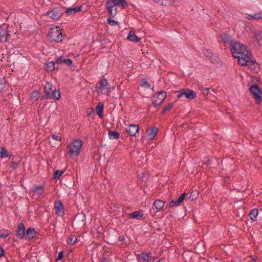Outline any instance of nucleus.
I'll return each instance as SVG.
<instances>
[{"mask_svg":"<svg viewBox=\"0 0 262 262\" xmlns=\"http://www.w3.org/2000/svg\"><path fill=\"white\" fill-rule=\"evenodd\" d=\"M231 51L233 56L238 58V61L239 59H245L251 54L250 51L247 49L245 45L236 41L232 43Z\"/></svg>","mask_w":262,"mask_h":262,"instance_id":"f257e3e1","label":"nucleus"},{"mask_svg":"<svg viewBox=\"0 0 262 262\" xmlns=\"http://www.w3.org/2000/svg\"><path fill=\"white\" fill-rule=\"evenodd\" d=\"M125 8L128 4L125 0H107L106 6L108 12L112 16H114L117 13L116 6Z\"/></svg>","mask_w":262,"mask_h":262,"instance_id":"f03ea898","label":"nucleus"},{"mask_svg":"<svg viewBox=\"0 0 262 262\" xmlns=\"http://www.w3.org/2000/svg\"><path fill=\"white\" fill-rule=\"evenodd\" d=\"M60 27L55 26L50 29L48 37L51 41L59 42L62 41L64 35L61 33Z\"/></svg>","mask_w":262,"mask_h":262,"instance_id":"7ed1b4c3","label":"nucleus"},{"mask_svg":"<svg viewBox=\"0 0 262 262\" xmlns=\"http://www.w3.org/2000/svg\"><path fill=\"white\" fill-rule=\"evenodd\" d=\"M238 64L242 66H247L251 70L255 72H257L259 70L258 63H256L255 60L252 59L251 54L245 59H239Z\"/></svg>","mask_w":262,"mask_h":262,"instance_id":"20e7f679","label":"nucleus"},{"mask_svg":"<svg viewBox=\"0 0 262 262\" xmlns=\"http://www.w3.org/2000/svg\"><path fill=\"white\" fill-rule=\"evenodd\" d=\"M82 141L79 139L74 140L68 146V152L71 155H77L81 150Z\"/></svg>","mask_w":262,"mask_h":262,"instance_id":"39448f33","label":"nucleus"},{"mask_svg":"<svg viewBox=\"0 0 262 262\" xmlns=\"http://www.w3.org/2000/svg\"><path fill=\"white\" fill-rule=\"evenodd\" d=\"M62 10L63 8L61 6H58L45 13L44 15L47 16L54 20L58 19L62 15Z\"/></svg>","mask_w":262,"mask_h":262,"instance_id":"423d86ee","label":"nucleus"},{"mask_svg":"<svg viewBox=\"0 0 262 262\" xmlns=\"http://www.w3.org/2000/svg\"><path fill=\"white\" fill-rule=\"evenodd\" d=\"M96 89L103 94H107L111 91V86L107 81L103 79L96 84Z\"/></svg>","mask_w":262,"mask_h":262,"instance_id":"0eeeda50","label":"nucleus"},{"mask_svg":"<svg viewBox=\"0 0 262 262\" xmlns=\"http://www.w3.org/2000/svg\"><path fill=\"white\" fill-rule=\"evenodd\" d=\"M177 97L178 99L187 98L189 99H193L196 95L195 91L188 89H183L180 91L177 92Z\"/></svg>","mask_w":262,"mask_h":262,"instance_id":"6e6552de","label":"nucleus"},{"mask_svg":"<svg viewBox=\"0 0 262 262\" xmlns=\"http://www.w3.org/2000/svg\"><path fill=\"white\" fill-rule=\"evenodd\" d=\"M250 91L252 97L255 100L257 103H259L262 100V91H261L256 84L252 85L250 88Z\"/></svg>","mask_w":262,"mask_h":262,"instance_id":"1a4fd4ad","label":"nucleus"},{"mask_svg":"<svg viewBox=\"0 0 262 262\" xmlns=\"http://www.w3.org/2000/svg\"><path fill=\"white\" fill-rule=\"evenodd\" d=\"M8 27L6 25L0 26V42H6L8 37L10 36Z\"/></svg>","mask_w":262,"mask_h":262,"instance_id":"9d476101","label":"nucleus"},{"mask_svg":"<svg viewBox=\"0 0 262 262\" xmlns=\"http://www.w3.org/2000/svg\"><path fill=\"white\" fill-rule=\"evenodd\" d=\"M166 97V94L164 91H161L157 95L153 97L154 106H156L161 104Z\"/></svg>","mask_w":262,"mask_h":262,"instance_id":"9b49d317","label":"nucleus"},{"mask_svg":"<svg viewBox=\"0 0 262 262\" xmlns=\"http://www.w3.org/2000/svg\"><path fill=\"white\" fill-rule=\"evenodd\" d=\"M186 196V193H182L179 196V198L178 199V200L177 201H175L173 200L169 202V203L168 204V205H167L166 206V208H167L168 207H169V208L176 207L180 206L181 204V203L185 200Z\"/></svg>","mask_w":262,"mask_h":262,"instance_id":"f8f14e48","label":"nucleus"},{"mask_svg":"<svg viewBox=\"0 0 262 262\" xmlns=\"http://www.w3.org/2000/svg\"><path fill=\"white\" fill-rule=\"evenodd\" d=\"M26 228L23 223H19L16 231V235L18 238L23 239L26 238L25 236Z\"/></svg>","mask_w":262,"mask_h":262,"instance_id":"ddd939ff","label":"nucleus"},{"mask_svg":"<svg viewBox=\"0 0 262 262\" xmlns=\"http://www.w3.org/2000/svg\"><path fill=\"white\" fill-rule=\"evenodd\" d=\"M56 64L64 63L68 66H70L72 63V61L71 59L69 58L68 56L64 55L58 57L56 59Z\"/></svg>","mask_w":262,"mask_h":262,"instance_id":"4468645a","label":"nucleus"},{"mask_svg":"<svg viewBox=\"0 0 262 262\" xmlns=\"http://www.w3.org/2000/svg\"><path fill=\"white\" fill-rule=\"evenodd\" d=\"M128 133L130 136L137 137L139 135V126L138 125L130 124L128 126Z\"/></svg>","mask_w":262,"mask_h":262,"instance_id":"2eb2a0df","label":"nucleus"},{"mask_svg":"<svg viewBox=\"0 0 262 262\" xmlns=\"http://www.w3.org/2000/svg\"><path fill=\"white\" fill-rule=\"evenodd\" d=\"M54 209L56 214L59 216H61L64 213L63 206L61 201H58L55 203Z\"/></svg>","mask_w":262,"mask_h":262,"instance_id":"dca6fc26","label":"nucleus"},{"mask_svg":"<svg viewBox=\"0 0 262 262\" xmlns=\"http://www.w3.org/2000/svg\"><path fill=\"white\" fill-rule=\"evenodd\" d=\"M251 32L253 35L255 40L259 43L260 40L262 39V32L255 28H252Z\"/></svg>","mask_w":262,"mask_h":262,"instance_id":"f3484780","label":"nucleus"},{"mask_svg":"<svg viewBox=\"0 0 262 262\" xmlns=\"http://www.w3.org/2000/svg\"><path fill=\"white\" fill-rule=\"evenodd\" d=\"M32 197L35 199L39 198L40 195L43 193V187L39 186L32 190Z\"/></svg>","mask_w":262,"mask_h":262,"instance_id":"a211bd4d","label":"nucleus"},{"mask_svg":"<svg viewBox=\"0 0 262 262\" xmlns=\"http://www.w3.org/2000/svg\"><path fill=\"white\" fill-rule=\"evenodd\" d=\"M245 18L249 20L262 19V12L247 14Z\"/></svg>","mask_w":262,"mask_h":262,"instance_id":"6ab92c4d","label":"nucleus"},{"mask_svg":"<svg viewBox=\"0 0 262 262\" xmlns=\"http://www.w3.org/2000/svg\"><path fill=\"white\" fill-rule=\"evenodd\" d=\"M53 84L51 82H47L45 88V93L46 94V98L49 99L51 97V93L52 92L53 90H52Z\"/></svg>","mask_w":262,"mask_h":262,"instance_id":"aec40b11","label":"nucleus"},{"mask_svg":"<svg viewBox=\"0 0 262 262\" xmlns=\"http://www.w3.org/2000/svg\"><path fill=\"white\" fill-rule=\"evenodd\" d=\"M146 133L149 139L152 140L155 138L158 133V129L156 127H153L148 128L146 130Z\"/></svg>","mask_w":262,"mask_h":262,"instance_id":"412c9836","label":"nucleus"},{"mask_svg":"<svg viewBox=\"0 0 262 262\" xmlns=\"http://www.w3.org/2000/svg\"><path fill=\"white\" fill-rule=\"evenodd\" d=\"M81 8L82 5L74 8H69L66 10V13L68 15H71L80 12L81 10Z\"/></svg>","mask_w":262,"mask_h":262,"instance_id":"4be33fe9","label":"nucleus"},{"mask_svg":"<svg viewBox=\"0 0 262 262\" xmlns=\"http://www.w3.org/2000/svg\"><path fill=\"white\" fill-rule=\"evenodd\" d=\"M221 41L224 43L229 44L230 46L231 47L232 43L235 41L232 40V38L227 34H224L221 36Z\"/></svg>","mask_w":262,"mask_h":262,"instance_id":"5701e85b","label":"nucleus"},{"mask_svg":"<svg viewBox=\"0 0 262 262\" xmlns=\"http://www.w3.org/2000/svg\"><path fill=\"white\" fill-rule=\"evenodd\" d=\"M36 235V232L34 228H28L26 231V237L29 239H33Z\"/></svg>","mask_w":262,"mask_h":262,"instance_id":"b1692460","label":"nucleus"},{"mask_svg":"<svg viewBox=\"0 0 262 262\" xmlns=\"http://www.w3.org/2000/svg\"><path fill=\"white\" fill-rule=\"evenodd\" d=\"M165 205V202L160 200H157L154 203L153 208H155L158 211H159Z\"/></svg>","mask_w":262,"mask_h":262,"instance_id":"393cba45","label":"nucleus"},{"mask_svg":"<svg viewBox=\"0 0 262 262\" xmlns=\"http://www.w3.org/2000/svg\"><path fill=\"white\" fill-rule=\"evenodd\" d=\"M143 215V212L141 210L136 211L133 213L128 214V216L132 219H138Z\"/></svg>","mask_w":262,"mask_h":262,"instance_id":"a878e982","label":"nucleus"},{"mask_svg":"<svg viewBox=\"0 0 262 262\" xmlns=\"http://www.w3.org/2000/svg\"><path fill=\"white\" fill-rule=\"evenodd\" d=\"M127 39L131 41H133L135 42H138L140 40V38L138 37L137 36H136L135 34L132 31H130L128 33L127 36Z\"/></svg>","mask_w":262,"mask_h":262,"instance_id":"bb28decb","label":"nucleus"},{"mask_svg":"<svg viewBox=\"0 0 262 262\" xmlns=\"http://www.w3.org/2000/svg\"><path fill=\"white\" fill-rule=\"evenodd\" d=\"M138 257L140 259H142L144 261L148 262L150 260V257H151V254L142 253L138 255Z\"/></svg>","mask_w":262,"mask_h":262,"instance_id":"cd10ccee","label":"nucleus"},{"mask_svg":"<svg viewBox=\"0 0 262 262\" xmlns=\"http://www.w3.org/2000/svg\"><path fill=\"white\" fill-rule=\"evenodd\" d=\"M156 3H161L162 5H172L174 4L176 0H154Z\"/></svg>","mask_w":262,"mask_h":262,"instance_id":"c85d7f7f","label":"nucleus"},{"mask_svg":"<svg viewBox=\"0 0 262 262\" xmlns=\"http://www.w3.org/2000/svg\"><path fill=\"white\" fill-rule=\"evenodd\" d=\"M55 64H56V60L55 61L49 62L46 66V69L48 72H52L55 69Z\"/></svg>","mask_w":262,"mask_h":262,"instance_id":"c756f323","label":"nucleus"},{"mask_svg":"<svg viewBox=\"0 0 262 262\" xmlns=\"http://www.w3.org/2000/svg\"><path fill=\"white\" fill-rule=\"evenodd\" d=\"M97 113L100 118L103 117V104L99 103L96 108Z\"/></svg>","mask_w":262,"mask_h":262,"instance_id":"7c9ffc66","label":"nucleus"},{"mask_svg":"<svg viewBox=\"0 0 262 262\" xmlns=\"http://www.w3.org/2000/svg\"><path fill=\"white\" fill-rule=\"evenodd\" d=\"M60 97V92L56 89L53 90L51 93L50 98H53L56 100H59Z\"/></svg>","mask_w":262,"mask_h":262,"instance_id":"2f4dec72","label":"nucleus"},{"mask_svg":"<svg viewBox=\"0 0 262 262\" xmlns=\"http://www.w3.org/2000/svg\"><path fill=\"white\" fill-rule=\"evenodd\" d=\"M258 213V209L255 208L252 209L250 212L249 213V217L250 218L253 220V221H256V217Z\"/></svg>","mask_w":262,"mask_h":262,"instance_id":"473e14b6","label":"nucleus"},{"mask_svg":"<svg viewBox=\"0 0 262 262\" xmlns=\"http://www.w3.org/2000/svg\"><path fill=\"white\" fill-rule=\"evenodd\" d=\"M39 97V93L37 91L33 92L30 95L31 100L33 102H36Z\"/></svg>","mask_w":262,"mask_h":262,"instance_id":"72a5a7b5","label":"nucleus"},{"mask_svg":"<svg viewBox=\"0 0 262 262\" xmlns=\"http://www.w3.org/2000/svg\"><path fill=\"white\" fill-rule=\"evenodd\" d=\"M10 156V155L7 152L6 149L3 147L0 146V157L4 158H7Z\"/></svg>","mask_w":262,"mask_h":262,"instance_id":"f704fd0d","label":"nucleus"},{"mask_svg":"<svg viewBox=\"0 0 262 262\" xmlns=\"http://www.w3.org/2000/svg\"><path fill=\"white\" fill-rule=\"evenodd\" d=\"M108 136L111 139H117L119 138V134L117 132L109 131Z\"/></svg>","mask_w":262,"mask_h":262,"instance_id":"c9c22d12","label":"nucleus"},{"mask_svg":"<svg viewBox=\"0 0 262 262\" xmlns=\"http://www.w3.org/2000/svg\"><path fill=\"white\" fill-rule=\"evenodd\" d=\"M199 196V192L197 190H193L189 196L190 200L193 201L197 199Z\"/></svg>","mask_w":262,"mask_h":262,"instance_id":"e433bc0d","label":"nucleus"},{"mask_svg":"<svg viewBox=\"0 0 262 262\" xmlns=\"http://www.w3.org/2000/svg\"><path fill=\"white\" fill-rule=\"evenodd\" d=\"M76 241H77L76 236L74 235H71L69 236V237L68 238V243L69 244L73 245L76 243Z\"/></svg>","mask_w":262,"mask_h":262,"instance_id":"4c0bfd02","label":"nucleus"},{"mask_svg":"<svg viewBox=\"0 0 262 262\" xmlns=\"http://www.w3.org/2000/svg\"><path fill=\"white\" fill-rule=\"evenodd\" d=\"M10 234V232L8 230H0V237L5 238L8 237Z\"/></svg>","mask_w":262,"mask_h":262,"instance_id":"58836bf2","label":"nucleus"},{"mask_svg":"<svg viewBox=\"0 0 262 262\" xmlns=\"http://www.w3.org/2000/svg\"><path fill=\"white\" fill-rule=\"evenodd\" d=\"M6 80L5 78L0 79V91H2L5 87Z\"/></svg>","mask_w":262,"mask_h":262,"instance_id":"ea45409f","label":"nucleus"},{"mask_svg":"<svg viewBox=\"0 0 262 262\" xmlns=\"http://www.w3.org/2000/svg\"><path fill=\"white\" fill-rule=\"evenodd\" d=\"M202 92L204 96L208 95L209 94H212L210 92L209 88H203L201 89Z\"/></svg>","mask_w":262,"mask_h":262,"instance_id":"a19ab883","label":"nucleus"},{"mask_svg":"<svg viewBox=\"0 0 262 262\" xmlns=\"http://www.w3.org/2000/svg\"><path fill=\"white\" fill-rule=\"evenodd\" d=\"M63 173V171L62 170H56L54 173V178L55 179H59Z\"/></svg>","mask_w":262,"mask_h":262,"instance_id":"79ce46f5","label":"nucleus"},{"mask_svg":"<svg viewBox=\"0 0 262 262\" xmlns=\"http://www.w3.org/2000/svg\"><path fill=\"white\" fill-rule=\"evenodd\" d=\"M107 22L112 26H115L117 24V22L116 20L110 17L107 18Z\"/></svg>","mask_w":262,"mask_h":262,"instance_id":"37998d69","label":"nucleus"},{"mask_svg":"<svg viewBox=\"0 0 262 262\" xmlns=\"http://www.w3.org/2000/svg\"><path fill=\"white\" fill-rule=\"evenodd\" d=\"M204 54L205 55V56L208 58H211L212 57V52L209 50H206L205 52H204Z\"/></svg>","mask_w":262,"mask_h":262,"instance_id":"c03bdc74","label":"nucleus"},{"mask_svg":"<svg viewBox=\"0 0 262 262\" xmlns=\"http://www.w3.org/2000/svg\"><path fill=\"white\" fill-rule=\"evenodd\" d=\"M63 257V252L62 251H60L56 259V261H58L61 260Z\"/></svg>","mask_w":262,"mask_h":262,"instance_id":"a18cd8bd","label":"nucleus"},{"mask_svg":"<svg viewBox=\"0 0 262 262\" xmlns=\"http://www.w3.org/2000/svg\"><path fill=\"white\" fill-rule=\"evenodd\" d=\"M141 86L142 87L146 86L147 88L148 89L150 88V84L146 81H143L141 84Z\"/></svg>","mask_w":262,"mask_h":262,"instance_id":"49530a36","label":"nucleus"},{"mask_svg":"<svg viewBox=\"0 0 262 262\" xmlns=\"http://www.w3.org/2000/svg\"><path fill=\"white\" fill-rule=\"evenodd\" d=\"M173 107V103H169V104L168 105H167L166 106H165L164 108V112H165L166 111H168V110H169L170 109H171L172 107Z\"/></svg>","mask_w":262,"mask_h":262,"instance_id":"de8ad7c7","label":"nucleus"},{"mask_svg":"<svg viewBox=\"0 0 262 262\" xmlns=\"http://www.w3.org/2000/svg\"><path fill=\"white\" fill-rule=\"evenodd\" d=\"M52 138L53 140H56L58 141H60L61 139V137L56 135H52Z\"/></svg>","mask_w":262,"mask_h":262,"instance_id":"09e8293b","label":"nucleus"},{"mask_svg":"<svg viewBox=\"0 0 262 262\" xmlns=\"http://www.w3.org/2000/svg\"><path fill=\"white\" fill-rule=\"evenodd\" d=\"M5 253L4 250L2 248L0 247V258L3 256Z\"/></svg>","mask_w":262,"mask_h":262,"instance_id":"8fccbe9b","label":"nucleus"},{"mask_svg":"<svg viewBox=\"0 0 262 262\" xmlns=\"http://www.w3.org/2000/svg\"><path fill=\"white\" fill-rule=\"evenodd\" d=\"M119 241L121 242H124L125 241V237L123 236H120L119 238Z\"/></svg>","mask_w":262,"mask_h":262,"instance_id":"3c124183","label":"nucleus"},{"mask_svg":"<svg viewBox=\"0 0 262 262\" xmlns=\"http://www.w3.org/2000/svg\"><path fill=\"white\" fill-rule=\"evenodd\" d=\"M101 262H108V260L107 258H104L101 260Z\"/></svg>","mask_w":262,"mask_h":262,"instance_id":"603ef678","label":"nucleus"},{"mask_svg":"<svg viewBox=\"0 0 262 262\" xmlns=\"http://www.w3.org/2000/svg\"><path fill=\"white\" fill-rule=\"evenodd\" d=\"M156 262H160V260H159L158 261H157Z\"/></svg>","mask_w":262,"mask_h":262,"instance_id":"864d4df0","label":"nucleus"}]
</instances>
